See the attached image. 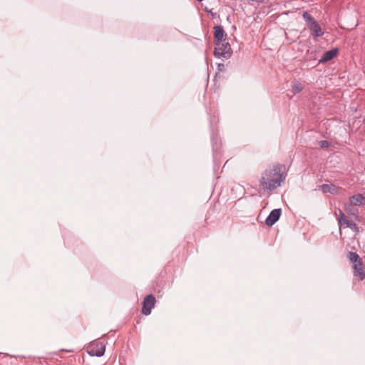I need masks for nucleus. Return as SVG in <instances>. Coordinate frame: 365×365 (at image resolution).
Here are the masks:
<instances>
[{
    "mask_svg": "<svg viewBox=\"0 0 365 365\" xmlns=\"http://www.w3.org/2000/svg\"><path fill=\"white\" fill-rule=\"evenodd\" d=\"M284 180L285 175L282 172V168L274 166L262 174L259 183L264 190L271 191L280 186Z\"/></svg>",
    "mask_w": 365,
    "mask_h": 365,
    "instance_id": "f257e3e1",
    "label": "nucleus"
},
{
    "mask_svg": "<svg viewBox=\"0 0 365 365\" xmlns=\"http://www.w3.org/2000/svg\"><path fill=\"white\" fill-rule=\"evenodd\" d=\"M302 17L306 22L307 26L309 29L312 36L314 39L323 36L324 34V29L314 17L307 11L302 14Z\"/></svg>",
    "mask_w": 365,
    "mask_h": 365,
    "instance_id": "f03ea898",
    "label": "nucleus"
},
{
    "mask_svg": "<svg viewBox=\"0 0 365 365\" xmlns=\"http://www.w3.org/2000/svg\"><path fill=\"white\" fill-rule=\"evenodd\" d=\"M232 49L229 42L224 39V41L215 42V48L214 55L219 58H229L232 55Z\"/></svg>",
    "mask_w": 365,
    "mask_h": 365,
    "instance_id": "7ed1b4c3",
    "label": "nucleus"
},
{
    "mask_svg": "<svg viewBox=\"0 0 365 365\" xmlns=\"http://www.w3.org/2000/svg\"><path fill=\"white\" fill-rule=\"evenodd\" d=\"M106 351V344L103 341H94L87 347V352L92 356H102Z\"/></svg>",
    "mask_w": 365,
    "mask_h": 365,
    "instance_id": "20e7f679",
    "label": "nucleus"
},
{
    "mask_svg": "<svg viewBox=\"0 0 365 365\" xmlns=\"http://www.w3.org/2000/svg\"><path fill=\"white\" fill-rule=\"evenodd\" d=\"M155 304V298L153 295H147L143 302L142 313L145 315H149Z\"/></svg>",
    "mask_w": 365,
    "mask_h": 365,
    "instance_id": "39448f33",
    "label": "nucleus"
},
{
    "mask_svg": "<svg viewBox=\"0 0 365 365\" xmlns=\"http://www.w3.org/2000/svg\"><path fill=\"white\" fill-rule=\"evenodd\" d=\"M281 214L282 210L280 208L272 210L265 220L266 225L267 226H272L277 221H278Z\"/></svg>",
    "mask_w": 365,
    "mask_h": 365,
    "instance_id": "423d86ee",
    "label": "nucleus"
},
{
    "mask_svg": "<svg viewBox=\"0 0 365 365\" xmlns=\"http://www.w3.org/2000/svg\"><path fill=\"white\" fill-rule=\"evenodd\" d=\"M353 274L357 277L359 280H363L365 278V272L363 269V263L361 261L354 263L352 265Z\"/></svg>",
    "mask_w": 365,
    "mask_h": 365,
    "instance_id": "0eeeda50",
    "label": "nucleus"
},
{
    "mask_svg": "<svg viewBox=\"0 0 365 365\" xmlns=\"http://www.w3.org/2000/svg\"><path fill=\"white\" fill-rule=\"evenodd\" d=\"M214 38L215 43L218 41H224V38L226 36V34L222 26H214Z\"/></svg>",
    "mask_w": 365,
    "mask_h": 365,
    "instance_id": "6e6552de",
    "label": "nucleus"
},
{
    "mask_svg": "<svg viewBox=\"0 0 365 365\" xmlns=\"http://www.w3.org/2000/svg\"><path fill=\"white\" fill-rule=\"evenodd\" d=\"M338 53V49L334 48L331 49L327 52H325L322 58L319 59V62L320 63H324L331 59H333L335 56H336Z\"/></svg>",
    "mask_w": 365,
    "mask_h": 365,
    "instance_id": "1a4fd4ad",
    "label": "nucleus"
},
{
    "mask_svg": "<svg viewBox=\"0 0 365 365\" xmlns=\"http://www.w3.org/2000/svg\"><path fill=\"white\" fill-rule=\"evenodd\" d=\"M349 200L354 206L361 205L364 203L365 197L362 194H356L350 197Z\"/></svg>",
    "mask_w": 365,
    "mask_h": 365,
    "instance_id": "9d476101",
    "label": "nucleus"
},
{
    "mask_svg": "<svg viewBox=\"0 0 365 365\" xmlns=\"http://www.w3.org/2000/svg\"><path fill=\"white\" fill-rule=\"evenodd\" d=\"M319 189L324 193L336 194L338 192L337 187L333 184H323Z\"/></svg>",
    "mask_w": 365,
    "mask_h": 365,
    "instance_id": "9b49d317",
    "label": "nucleus"
},
{
    "mask_svg": "<svg viewBox=\"0 0 365 365\" xmlns=\"http://www.w3.org/2000/svg\"><path fill=\"white\" fill-rule=\"evenodd\" d=\"M347 258L350 260V262H353V264L361 261L356 252H349L347 254Z\"/></svg>",
    "mask_w": 365,
    "mask_h": 365,
    "instance_id": "f8f14e48",
    "label": "nucleus"
},
{
    "mask_svg": "<svg viewBox=\"0 0 365 365\" xmlns=\"http://www.w3.org/2000/svg\"><path fill=\"white\" fill-rule=\"evenodd\" d=\"M303 88L304 86L299 82H296L292 85V90L294 93L301 92L303 90Z\"/></svg>",
    "mask_w": 365,
    "mask_h": 365,
    "instance_id": "ddd939ff",
    "label": "nucleus"
},
{
    "mask_svg": "<svg viewBox=\"0 0 365 365\" xmlns=\"http://www.w3.org/2000/svg\"><path fill=\"white\" fill-rule=\"evenodd\" d=\"M338 223L340 227L345 226L346 227L349 226V225L351 223V222L349 220H348L346 217H345L344 219V220H339Z\"/></svg>",
    "mask_w": 365,
    "mask_h": 365,
    "instance_id": "4468645a",
    "label": "nucleus"
},
{
    "mask_svg": "<svg viewBox=\"0 0 365 365\" xmlns=\"http://www.w3.org/2000/svg\"><path fill=\"white\" fill-rule=\"evenodd\" d=\"M318 144L322 148H327L329 146V143L327 140H321Z\"/></svg>",
    "mask_w": 365,
    "mask_h": 365,
    "instance_id": "2eb2a0df",
    "label": "nucleus"
},
{
    "mask_svg": "<svg viewBox=\"0 0 365 365\" xmlns=\"http://www.w3.org/2000/svg\"><path fill=\"white\" fill-rule=\"evenodd\" d=\"M339 218L338 219V221H339V220H344V219L345 217H346V215H345V214H344V213L343 212V211H342V210H341L340 209H339Z\"/></svg>",
    "mask_w": 365,
    "mask_h": 365,
    "instance_id": "dca6fc26",
    "label": "nucleus"
},
{
    "mask_svg": "<svg viewBox=\"0 0 365 365\" xmlns=\"http://www.w3.org/2000/svg\"><path fill=\"white\" fill-rule=\"evenodd\" d=\"M347 227H349L353 230H355L357 229V226L354 222H351Z\"/></svg>",
    "mask_w": 365,
    "mask_h": 365,
    "instance_id": "f3484780",
    "label": "nucleus"
},
{
    "mask_svg": "<svg viewBox=\"0 0 365 365\" xmlns=\"http://www.w3.org/2000/svg\"><path fill=\"white\" fill-rule=\"evenodd\" d=\"M219 66V67H220V66L224 67V64H219V66Z\"/></svg>",
    "mask_w": 365,
    "mask_h": 365,
    "instance_id": "a211bd4d",
    "label": "nucleus"
}]
</instances>
